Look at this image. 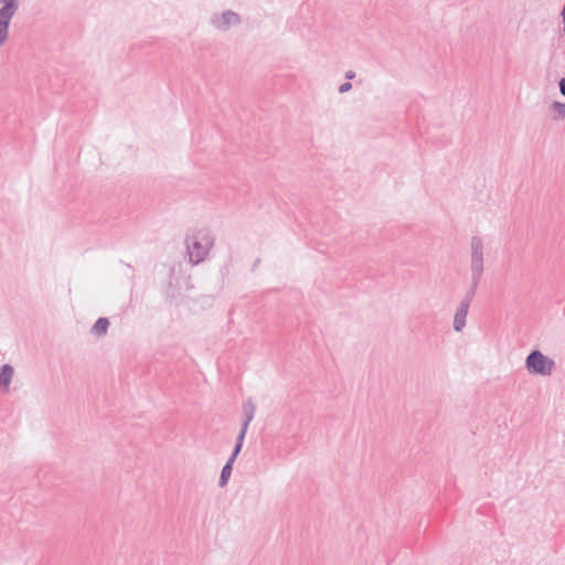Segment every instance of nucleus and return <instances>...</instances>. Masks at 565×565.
Masks as SVG:
<instances>
[{
	"instance_id": "obj_1",
	"label": "nucleus",
	"mask_w": 565,
	"mask_h": 565,
	"mask_svg": "<svg viewBox=\"0 0 565 565\" xmlns=\"http://www.w3.org/2000/svg\"><path fill=\"white\" fill-rule=\"evenodd\" d=\"M211 246L210 238L202 233L193 235L189 242V255L190 259L198 264L207 254Z\"/></svg>"
},
{
	"instance_id": "obj_2",
	"label": "nucleus",
	"mask_w": 565,
	"mask_h": 565,
	"mask_svg": "<svg viewBox=\"0 0 565 565\" xmlns=\"http://www.w3.org/2000/svg\"><path fill=\"white\" fill-rule=\"evenodd\" d=\"M529 371L540 374H550L554 363L539 351L532 352L526 359Z\"/></svg>"
},
{
	"instance_id": "obj_3",
	"label": "nucleus",
	"mask_w": 565,
	"mask_h": 565,
	"mask_svg": "<svg viewBox=\"0 0 565 565\" xmlns=\"http://www.w3.org/2000/svg\"><path fill=\"white\" fill-rule=\"evenodd\" d=\"M3 7L0 9V45L8 36V26L17 11V0H0Z\"/></svg>"
},
{
	"instance_id": "obj_4",
	"label": "nucleus",
	"mask_w": 565,
	"mask_h": 565,
	"mask_svg": "<svg viewBox=\"0 0 565 565\" xmlns=\"http://www.w3.org/2000/svg\"><path fill=\"white\" fill-rule=\"evenodd\" d=\"M249 420H250V418H248V420L244 424V427L239 434L238 443L234 449V452H233L232 457L230 458L228 462L222 469L221 486H224L231 477L232 466H233V462L235 461V458L237 457V455L239 454V451L242 449L243 440H244Z\"/></svg>"
},
{
	"instance_id": "obj_5",
	"label": "nucleus",
	"mask_w": 565,
	"mask_h": 565,
	"mask_svg": "<svg viewBox=\"0 0 565 565\" xmlns=\"http://www.w3.org/2000/svg\"><path fill=\"white\" fill-rule=\"evenodd\" d=\"M468 315V305H461L455 315L454 326L457 331L462 330Z\"/></svg>"
},
{
	"instance_id": "obj_6",
	"label": "nucleus",
	"mask_w": 565,
	"mask_h": 565,
	"mask_svg": "<svg viewBox=\"0 0 565 565\" xmlns=\"http://www.w3.org/2000/svg\"><path fill=\"white\" fill-rule=\"evenodd\" d=\"M13 376V369L10 365H4L0 370V386L7 388Z\"/></svg>"
},
{
	"instance_id": "obj_7",
	"label": "nucleus",
	"mask_w": 565,
	"mask_h": 565,
	"mask_svg": "<svg viewBox=\"0 0 565 565\" xmlns=\"http://www.w3.org/2000/svg\"><path fill=\"white\" fill-rule=\"evenodd\" d=\"M109 327V322L105 318H100L96 321V323L93 327V330L96 334L100 335L106 333L107 329Z\"/></svg>"
},
{
	"instance_id": "obj_8",
	"label": "nucleus",
	"mask_w": 565,
	"mask_h": 565,
	"mask_svg": "<svg viewBox=\"0 0 565 565\" xmlns=\"http://www.w3.org/2000/svg\"><path fill=\"white\" fill-rule=\"evenodd\" d=\"M349 89H351V84L350 83H344L340 86V92L341 93H345L348 92Z\"/></svg>"
},
{
	"instance_id": "obj_9",
	"label": "nucleus",
	"mask_w": 565,
	"mask_h": 565,
	"mask_svg": "<svg viewBox=\"0 0 565 565\" xmlns=\"http://www.w3.org/2000/svg\"><path fill=\"white\" fill-rule=\"evenodd\" d=\"M561 93L565 96V79H562L559 83Z\"/></svg>"
},
{
	"instance_id": "obj_10",
	"label": "nucleus",
	"mask_w": 565,
	"mask_h": 565,
	"mask_svg": "<svg viewBox=\"0 0 565 565\" xmlns=\"http://www.w3.org/2000/svg\"><path fill=\"white\" fill-rule=\"evenodd\" d=\"M476 259H477L478 264H480V263H481V257H480V255H478L477 253H476Z\"/></svg>"
},
{
	"instance_id": "obj_11",
	"label": "nucleus",
	"mask_w": 565,
	"mask_h": 565,
	"mask_svg": "<svg viewBox=\"0 0 565 565\" xmlns=\"http://www.w3.org/2000/svg\"><path fill=\"white\" fill-rule=\"evenodd\" d=\"M230 18L233 19L234 21H237V17L235 14H230Z\"/></svg>"
},
{
	"instance_id": "obj_12",
	"label": "nucleus",
	"mask_w": 565,
	"mask_h": 565,
	"mask_svg": "<svg viewBox=\"0 0 565 565\" xmlns=\"http://www.w3.org/2000/svg\"><path fill=\"white\" fill-rule=\"evenodd\" d=\"M353 76H354V74H353V73H348V74H347V77H348V78H352Z\"/></svg>"
}]
</instances>
